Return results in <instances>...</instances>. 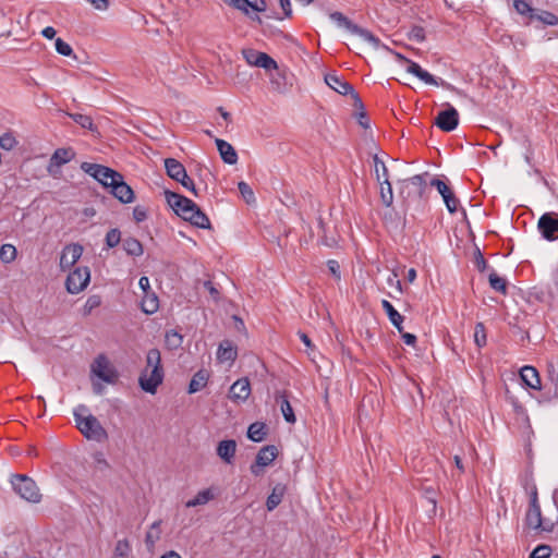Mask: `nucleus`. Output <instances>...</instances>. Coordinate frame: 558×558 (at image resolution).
<instances>
[{"label":"nucleus","instance_id":"nucleus-1","mask_svg":"<svg viewBox=\"0 0 558 558\" xmlns=\"http://www.w3.org/2000/svg\"><path fill=\"white\" fill-rule=\"evenodd\" d=\"M165 195L170 207L182 219L197 228H211L207 215L192 199L170 191H166Z\"/></svg>","mask_w":558,"mask_h":558},{"label":"nucleus","instance_id":"nucleus-2","mask_svg":"<svg viewBox=\"0 0 558 558\" xmlns=\"http://www.w3.org/2000/svg\"><path fill=\"white\" fill-rule=\"evenodd\" d=\"M162 380L163 369L160 351L150 349L146 354V366L138 379L140 386L144 391L155 393Z\"/></svg>","mask_w":558,"mask_h":558},{"label":"nucleus","instance_id":"nucleus-3","mask_svg":"<svg viewBox=\"0 0 558 558\" xmlns=\"http://www.w3.org/2000/svg\"><path fill=\"white\" fill-rule=\"evenodd\" d=\"M76 426L80 432L89 440L102 442L108 438L106 429L94 415L88 413L84 405H80L74 411Z\"/></svg>","mask_w":558,"mask_h":558},{"label":"nucleus","instance_id":"nucleus-4","mask_svg":"<svg viewBox=\"0 0 558 558\" xmlns=\"http://www.w3.org/2000/svg\"><path fill=\"white\" fill-rule=\"evenodd\" d=\"M14 492L29 502H39L40 493L36 483L26 475H13L11 480Z\"/></svg>","mask_w":558,"mask_h":558},{"label":"nucleus","instance_id":"nucleus-5","mask_svg":"<svg viewBox=\"0 0 558 558\" xmlns=\"http://www.w3.org/2000/svg\"><path fill=\"white\" fill-rule=\"evenodd\" d=\"M81 169L85 173L89 174L95 180H97L106 189H109L110 185H112V183L114 182V180L121 179V173L111 168L98 163L85 161L81 165Z\"/></svg>","mask_w":558,"mask_h":558},{"label":"nucleus","instance_id":"nucleus-6","mask_svg":"<svg viewBox=\"0 0 558 558\" xmlns=\"http://www.w3.org/2000/svg\"><path fill=\"white\" fill-rule=\"evenodd\" d=\"M525 523L530 529L551 532L554 522L542 517L541 507L537 501V494L534 493L525 515Z\"/></svg>","mask_w":558,"mask_h":558},{"label":"nucleus","instance_id":"nucleus-7","mask_svg":"<svg viewBox=\"0 0 558 558\" xmlns=\"http://www.w3.org/2000/svg\"><path fill=\"white\" fill-rule=\"evenodd\" d=\"M90 280L88 267H77L68 275L65 287L69 293L76 294L83 291Z\"/></svg>","mask_w":558,"mask_h":558},{"label":"nucleus","instance_id":"nucleus-8","mask_svg":"<svg viewBox=\"0 0 558 558\" xmlns=\"http://www.w3.org/2000/svg\"><path fill=\"white\" fill-rule=\"evenodd\" d=\"M92 372L108 384H113L118 379V373L111 362L105 355L96 357L92 364Z\"/></svg>","mask_w":558,"mask_h":558},{"label":"nucleus","instance_id":"nucleus-9","mask_svg":"<svg viewBox=\"0 0 558 558\" xmlns=\"http://www.w3.org/2000/svg\"><path fill=\"white\" fill-rule=\"evenodd\" d=\"M278 456V449L276 446L268 445L263 447L257 456L255 463L251 465V472L259 476L264 473V468L268 466Z\"/></svg>","mask_w":558,"mask_h":558},{"label":"nucleus","instance_id":"nucleus-10","mask_svg":"<svg viewBox=\"0 0 558 558\" xmlns=\"http://www.w3.org/2000/svg\"><path fill=\"white\" fill-rule=\"evenodd\" d=\"M538 230L542 235L548 241H555L558 239V214L546 213L544 214L537 223Z\"/></svg>","mask_w":558,"mask_h":558},{"label":"nucleus","instance_id":"nucleus-11","mask_svg":"<svg viewBox=\"0 0 558 558\" xmlns=\"http://www.w3.org/2000/svg\"><path fill=\"white\" fill-rule=\"evenodd\" d=\"M435 124L444 132L453 131L459 124V113L456 108L448 105L446 110H442L437 114Z\"/></svg>","mask_w":558,"mask_h":558},{"label":"nucleus","instance_id":"nucleus-12","mask_svg":"<svg viewBox=\"0 0 558 558\" xmlns=\"http://www.w3.org/2000/svg\"><path fill=\"white\" fill-rule=\"evenodd\" d=\"M244 58L251 65L263 68L267 71L277 70V62L267 53L255 50L244 51Z\"/></svg>","mask_w":558,"mask_h":558},{"label":"nucleus","instance_id":"nucleus-13","mask_svg":"<svg viewBox=\"0 0 558 558\" xmlns=\"http://www.w3.org/2000/svg\"><path fill=\"white\" fill-rule=\"evenodd\" d=\"M432 186H435L438 193L442 196V199L446 204L447 209L453 214L458 209L459 199L454 196L452 190L446 184V182L434 179L432 181Z\"/></svg>","mask_w":558,"mask_h":558},{"label":"nucleus","instance_id":"nucleus-14","mask_svg":"<svg viewBox=\"0 0 558 558\" xmlns=\"http://www.w3.org/2000/svg\"><path fill=\"white\" fill-rule=\"evenodd\" d=\"M82 254H83L82 245H80L77 243L66 245L63 248L61 257H60L61 269L62 270L70 269L81 258Z\"/></svg>","mask_w":558,"mask_h":558},{"label":"nucleus","instance_id":"nucleus-15","mask_svg":"<svg viewBox=\"0 0 558 558\" xmlns=\"http://www.w3.org/2000/svg\"><path fill=\"white\" fill-rule=\"evenodd\" d=\"M251 395V384L246 377L240 378L233 383L229 390V399L240 403L247 400Z\"/></svg>","mask_w":558,"mask_h":558},{"label":"nucleus","instance_id":"nucleus-16","mask_svg":"<svg viewBox=\"0 0 558 558\" xmlns=\"http://www.w3.org/2000/svg\"><path fill=\"white\" fill-rule=\"evenodd\" d=\"M109 189L110 193L123 204L131 203L134 199V192L131 186L125 183L122 174L121 179L114 180Z\"/></svg>","mask_w":558,"mask_h":558},{"label":"nucleus","instance_id":"nucleus-17","mask_svg":"<svg viewBox=\"0 0 558 558\" xmlns=\"http://www.w3.org/2000/svg\"><path fill=\"white\" fill-rule=\"evenodd\" d=\"M397 58L400 61L407 63V65H408L407 71L409 73L415 75L416 77H418L421 81H423L426 84L438 85L435 77L427 71L423 70L417 63L407 59L405 57L401 56L400 53H397Z\"/></svg>","mask_w":558,"mask_h":558},{"label":"nucleus","instance_id":"nucleus-18","mask_svg":"<svg viewBox=\"0 0 558 558\" xmlns=\"http://www.w3.org/2000/svg\"><path fill=\"white\" fill-rule=\"evenodd\" d=\"M326 84L341 95L353 94V87L336 74H327L325 76Z\"/></svg>","mask_w":558,"mask_h":558},{"label":"nucleus","instance_id":"nucleus-19","mask_svg":"<svg viewBox=\"0 0 558 558\" xmlns=\"http://www.w3.org/2000/svg\"><path fill=\"white\" fill-rule=\"evenodd\" d=\"M522 381L532 389H541L538 372L533 366H523L520 372Z\"/></svg>","mask_w":558,"mask_h":558},{"label":"nucleus","instance_id":"nucleus-20","mask_svg":"<svg viewBox=\"0 0 558 558\" xmlns=\"http://www.w3.org/2000/svg\"><path fill=\"white\" fill-rule=\"evenodd\" d=\"M165 168L167 174L175 181L186 178V170L184 166L174 158H167L165 160Z\"/></svg>","mask_w":558,"mask_h":558},{"label":"nucleus","instance_id":"nucleus-21","mask_svg":"<svg viewBox=\"0 0 558 558\" xmlns=\"http://www.w3.org/2000/svg\"><path fill=\"white\" fill-rule=\"evenodd\" d=\"M236 451V442L232 439L222 440L218 444L217 454L226 462L231 463Z\"/></svg>","mask_w":558,"mask_h":558},{"label":"nucleus","instance_id":"nucleus-22","mask_svg":"<svg viewBox=\"0 0 558 558\" xmlns=\"http://www.w3.org/2000/svg\"><path fill=\"white\" fill-rule=\"evenodd\" d=\"M218 151L222 160L229 165H234L238 161V154L231 144L223 140L216 141Z\"/></svg>","mask_w":558,"mask_h":558},{"label":"nucleus","instance_id":"nucleus-23","mask_svg":"<svg viewBox=\"0 0 558 558\" xmlns=\"http://www.w3.org/2000/svg\"><path fill=\"white\" fill-rule=\"evenodd\" d=\"M381 306L386 312L390 323L399 330V332H402L403 316L387 300L381 301Z\"/></svg>","mask_w":558,"mask_h":558},{"label":"nucleus","instance_id":"nucleus-24","mask_svg":"<svg viewBox=\"0 0 558 558\" xmlns=\"http://www.w3.org/2000/svg\"><path fill=\"white\" fill-rule=\"evenodd\" d=\"M236 357V350L232 347V343L225 340L220 343L217 351V359L220 362H233Z\"/></svg>","mask_w":558,"mask_h":558},{"label":"nucleus","instance_id":"nucleus-25","mask_svg":"<svg viewBox=\"0 0 558 558\" xmlns=\"http://www.w3.org/2000/svg\"><path fill=\"white\" fill-rule=\"evenodd\" d=\"M208 377V372L205 369H199L198 372H196L190 381L189 392L195 393L202 390L206 386Z\"/></svg>","mask_w":558,"mask_h":558},{"label":"nucleus","instance_id":"nucleus-26","mask_svg":"<svg viewBox=\"0 0 558 558\" xmlns=\"http://www.w3.org/2000/svg\"><path fill=\"white\" fill-rule=\"evenodd\" d=\"M216 494H215V490L214 488H207V489H204V490H201L196 496L195 498L189 500L185 506L187 508H193V507H197V506H203V505H206L207 502H209L210 500H213L215 498Z\"/></svg>","mask_w":558,"mask_h":558},{"label":"nucleus","instance_id":"nucleus-27","mask_svg":"<svg viewBox=\"0 0 558 558\" xmlns=\"http://www.w3.org/2000/svg\"><path fill=\"white\" fill-rule=\"evenodd\" d=\"M276 400L277 401L280 400V409H281V412H282V415H283L284 420L288 423H291V424L295 423L296 418H295L293 409H292L289 400L287 399L286 395L281 393V392H278L276 395Z\"/></svg>","mask_w":558,"mask_h":558},{"label":"nucleus","instance_id":"nucleus-28","mask_svg":"<svg viewBox=\"0 0 558 558\" xmlns=\"http://www.w3.org/2000/svg\"><path fill=\"white\" fill-rule=\"evenodd\" d=\"M73 157L74 151L71 148H58L51 157V163L60 167L71 161Z\"/></svg>","mask_w":558,"mask_h":558},{"label":"nucleus","instance_id":"nucleus-29","mask_svg":"<svg viewBox=\"0 0 558 558\" xmlns=\"http://www.w3.org/2000/svg\"><path fill=\"white\" fill-rule=\"evenodd\" d=\"M159 307L158 298L154 292L144 293L142 300V310L146 314H154Z\"/></svg>","mask_w":558,"mask_h":558},{"label":"nucleus","instance_id":"nucleus-30","mask_svg":"<svg viewBox=\"0 0 558 558\" xmlns=\"http://www.w3.org/2000/svg\"><path fill=\"white\" fill-rule=\"evenodd\" d=\"M123 250L130 256H141L144 252L142 243L135 238H126L122 242Z\"/></svg>","mask_w":558,"mask_h":558},{"label":"nucleus","instance_id":"nucleus-31","mask_svg":"<svg viewBox=\"0 0 558 558\" xmlns=\"http://www.w3.org/2000/svg\"><path fill=\"white\" fill-rule=\"evenodd\" d=\"M284 494V487L276 485L271 494L268 496L266 507L268 511H272L281 501Z\"/></svg>","mask_w":558,"mask_h":558},{"label":"nucleus","instance_id":"nucleus-32","mask_svg":"<svg viewBox=\"0 0 558 558\" xmlns=\"http://www.w3.org/2000/svg\"><path fill=\"white\" fill-rule=\"evenodd\" d=\"M160 524L161 521H155L146 533L145 543L148 547H154L155 544L160 539Z\"/></svg>","mask_w":558,"mask_h":558},{"label":"nucleus","instance_id":"nucleus-33","mask_svg":"<svg viewBox=\"0 0 558 558\" xmlns=\"http://www.w3.org/2000/svg\"><path fill=\"white\" fill-rule=\"evenodd\" d=\"M266 425L264 423L255 422L250 425L247 436L253 441H262L266 436Z\"/></svg>","mask_w":558,"mask_h":558},{"label":"nucleus","instance_id":"nucleus-34","mask_svg":"<svg viewBox=\"0 0 558 558\" xmlns=\"http://www.w3.org/2000/svg\"><path fill=\"white\" fill-rule=\"evenodd\" d=\"M373 160L377 181L379 183L389 181L388 169L385 162L377 155L373 157Z\"/></svg>","mask_w":558,"mask_h":558},{"label":"nucleus","instance_id":"nucleus-35","mask_svg":"<svg viewBox=\"0 0 558 558\" xmlns=\"http://www.w3.org/2000/svg\"><path fill=\"white\" fill-rule=\"evenodd\" d=\"M488 281L492 287L497 292L502 294L507 293L508 282L505 278L498 276L496 272H490L488 276Z\"/></svg>","mask_w":558,"mask_h":558},{"label":"nucleus","instance_id":"nucleus-36","mask_svg":"<svg viewBox=\"0 0 558 558\" xmlns=\"http://www.w3.org/2000/svg\"><path fill=\"white\" fill-rule=\"evenodd\" d=\"M16 254H17L16 248L12 244H3L0 247V259L3 263L9 264V263L13 262L16 258Z\"/></svg>","mask_w":558,"mask_h":558},{"label":"nucleus","instance_id":"nucleus-37","mask_svg":"<svg viewBox=\"0 0 558 558\" xmlns=\"http://www.w3.org/2000/svg\"><path fill=\"white\" fill-rule=\"evenodd\" d=\"M166 344L169 349L175 350L181 347L183 342V337L175 330H170L166 332Z\"/></svg>","mask_w":558,"mask_h":558},{"label":"nucleus","instance_id":"nucleus-38","mask_svg":"<svg viewBox=\"0 0 558 558\" xmlns=\"http://www.w3.org/2000/svg\"><path fill=\"white\" fill-rule=\"evenodd\" d=\"M330 19L339 26L352 32L355 24H353L344 14L341 12L330 13Z\"/></svg>","mask_w":558,"mask_h":558},{"label":"nucleus","instance_id":"nucleus-39","mask_svg":"<svg viewBox=\"0 0 558 558\" xmlns=\"http://www.w3.org/2000/svg\"><path fill=\"white\" fill-rule=\"evenodd\" d=\"M352 34L354 35H357L360 36L361 38H363L364 40L368 41L369 44H372L374 47H377L379 45V39L377 37H375L371 32H368L367 29H364L357 25H355L351 32Z\"/></svg>","mask_w":558,"mask_h":558},{"label":"nucleus","instance_id":"nucleus-40","mask_svg":"<svg viewBox=\"0 0 558 558\" xmlns=\"http://www.w3.org/2000/svg\"><path fill=\"white\" fill-rule=\"evenodd\" d=\"M131 551V546L126 539L117 542L113 553V558H128Z\"/></svg>","mask_w":558,"mask_h":558},{"label":"nucleus","instance_id":"nucleus-41","mask_svg":"<svg viewBox=\"0 0 558 558\" xmlns=\"http://www.w3.org/2000/svg\"><path fill=\"white\" fill-rule=\"evenodd\" d=\"M17 143L12 132H5L0 136V147L4 150H12Z\"/></svg>","mask_w":558,"mask_h":558},{"label":"nucleus","instance_id":"nucleus-42","mask_svg":"<svg viewBox=\"0 0 558 558\" xmlns=\"http://www.w3.org/2000/svg\"><path fill=\"white\" fill-rule=\"evenodd\" d=\"M486 329L483 323H477L474 328V341L478 348L486 344Z\"/></svg>","mask_w":558,"mask_h":558},{"label":"nucleus","instance_id":"nucleus-43","mask_svg":"<svg viewBox=\"0 0 558 558\" xmlns=\"http://www.w3.org/2000/svg\"><path fill=\"white\" fill-rule=\"evenodd\" d=\"M380 185H381V189H380L381 201L385 205L389 206V205H391L392 199H393L391 184L389 181H387V182H381Z\"/></svg>","mask_w":558,"mask_h":558},{"label":"nucleus","instance_id":"nucleus-44","mask_svg":"<svg viewBox=\"0 0 558 558\" xmlns=\"http://www.w3.org/2000/svg\"><path fill=\"white\" fill-rule=\"evenodd\" d=\"M106 244L108 247H116L121 241V232L119 229L114 228L107 232L106 234Z\"/></svg>","mask_w":558,"mask_h":558},{"label":"nucleus","instance_id":"nucleus-45","mask_svg":"<svg viewBox=\"0 0 558 558\" xmlns=\"http://www.w3.org/2000/svg\"><path fill=\"white\" fill-rule=\"evenodd\" d=\"M531 19H537L542 23L550 26H555L558 24V17L555 14L547 11H544L538 15L531 14Z\"/></svg>","mask_w":558,"mask_h":558},{"label":"nucleus","instance_id":"nucleus-46","mask_svg":"<svg viewBox=\"0 0 558 558\" xmlns=\"http://www.w3.org/2000/svg\"><path fill=\"white\" fill-rule=\"evenodd\" d=\"M238 189L247 204L255 201L254 192L246 182L241 181L238 184Z\"/></svg>","mask_w":558,"mask_h":558},{"label":"nucleus","instance_id":"nucleus-47","mask_svg":"<svg viewBox=\"0 0 558 558\" xmlns=\"http://www.w3.org/2000/svg\"><path fill=\"white\" fill-rule=\"evenodd\" d=\"M71 117L82 128L89 130L93 129V120L90 117L81 113L71 114Z\"/></svg>","mask_w":558,"mask_h":558},{"label":"nucleus","instance_id":"nucleus-48","mask_svg":"<svg viewBox=\"0 0 558 558\" xmlns=\"http://www.w3.org/2000/svg\"><path fill=\"white\" fill-rule=\"evenodd\" d=\"M407 187L413 186L415 192L421 195L424 184H423V178L421 175H414L405 181Z\"/></svg>","mask_w":558,"mask_h":558},{"label":"nucleus","instance_id":"nucleus-49","mask_svg":"<svg viewBox=\"0 0 558 558\" xmlns=\"http://www.w3.org/2000/svg\"><path fill=\"white\" fill-rule=\"evenodd\" d=\"M514 9L518 13L525 15V14H532L533 9L525 0H514Z\"/></svg>","mask_w":558,"mask_h":558},{"label":"nucleus","instance_id":"nucleus-50","mask_svg":"<svg viewBox=\"0 0 558 558\" xmlns=\"http://www.w3.org/2000/svg\"><path fill=\"white\" fill-rule=\"evenodd\" d=\"M56 50L60 54L66 56V57L71 56L73 52L71 46L68 43H65L64 40H62L61 38H58L56 40Z\"/></svg>","mask_w":558,"mask_h":558},{"label":"nucleus","instance_id":"nucleus-51","mask_svg":"<svg viewBox=\"0 0 558 558\" xmlns=\"http://www.w3.org/2000/svg\"><path fill=\"white\" fill-rule=\"evenodd\" d=\"M133 219L140 223L147 219V209L143 206H136L133 209Z\"/></svg>","mask_w":558,"mask_h":558},{"label":"nucleus","instance_id":"nucleus-52","mask_svg":"<svg viewBox=\"0 0 558 558\" xmlns=\"http://www.w3.org/2000/svg\"><path fill=\"white\" fill-rule=\"evenodd\" d=\"M550 548L542 545L536 547L531 554L530 558H547L549 556Z\"/></svg>","mask_w":558,"mask_h":558},{"label":"nucleus","instance_id":"nucleus-53","mask_svg":"<svg viewBox=\"0 0 558 558\" xmlns=\"http://www.w3.org/2000/svg\"><path fill=\"white\" fill-rule=\"evenodd\" d=\"M178 182H180L183 187L191 191L195 196H198V193L195 189V184H194L193 180L187 174H186V178H183V179L179 180Z\"/></svg>","mask_w":558,"mask_h":558},{"label":"nucleus","instance_id":"nucleus-54","mask_svg":"<svg viewBox=\"0 0 558 558\" xmlns=\"http://www.w3.org/2000/svg\"><path fill=\"white\" fill-rule=\"evenodd\" d=\"M410 37L418 43L425 39V32L422 27H414L410 33Z\"/></svg>","mask_w":558,"mask_h":558},{"label":"nucleus","instance_id":"nucleus-55","mask_svg":"<svg viewBox=\"0 0 558 558\" xmlns=\"http://www.w3.org/2000/svg\"><path fill=\"white\" fill-rule=\"evenodd\" d=\"M328 265V268L330 270V272L333 275V277L337 279V280H340V266L338 264V262L336 260H328L327 263Z\"/></svg>","mask_w":558,"mask_h":558},{"label":"nucleus","instance_id":"nucleus-56","mask_svg":"<svg viewBox=\"0 0 558 558\" xmlns=\"http://www.w3.org/2000/svg\"><path fill=\"white\" fill-rule=\"evenodd\" d=\"M89 2L96 10L104 11L108 8V0H86Z\"/></svg>","mask_w":558,"mask_h":558},{"label":"nucleus","instance_id":"nucleus-57","mask_svg":"<svg viewBox=\"0 0 558 558\" xmlns=\"http://www.w3.org/2000/svg\"><path fill=\"white\" fill-rule=\"evenodd\" d=\"M222 1L229 5H232L236 9L247 12L246 8H244V3H248V0H222Z\"/></svg>","mask_w":558,"mask_h":558},{"label":"nucleus","instance_id":"nucleus-58","mask_svg":"<svg viewBox=\"0 0 558 558\" xmlns=\"http://www.w3.org/2000/svg\"><path fill=\"white\" fill-rule=\"evenodd\" d=\"M138 284L144 293L150 292L149 279L147 277H141Z\"/></svg>","mask_w":558,"mask_h":558},{"label":"nucleus","instance_id":"nucleus-59","mask_svg":"<svg viewBox=\"0 0 558 558\" xmlns=\"http://www.w3.org/2000/svg\"><path fill=\"white\" fill-rule=\"evenodd\" d=\"M402 339L405 344L414 345L416 342V337L413 333L402 332Z\"/></svg>","mask_w":558,"mask_h":558},{"label":"nucleus","instance_id":"nucleus-60","mask_svg":"<svg viewBox=\"0 0 558 558\" xmlns=\"http://www.w3.org/2000/svg\"><path fill=\"white\" fill-rule=\"evenodd\" d=\"M279 2H280L281 9L283 10L284 15L290 16L291 12H292L290 0H279Z\"/></svg>","mask_w":558,"mask_h":558},{"label":"nucleus","instance_id":"nucleus-61","mask_svg":"<svg viewBox=\"0 0 558 558\" xmlns=\"http://www.w3.org/2000/svg\"><path fill=\"white\" fill-rule=\"evenodd\" d=\"M388 283L389 284H396L397 289L402 292V284H401V281L398 279V275L396 272H393L389 278H388Z\"/></svg>","mask_w":558,"mask_h":558},{"label":"nucleus","instance_id":"nucleus-62","mask_svg":"<svg viewBox=\"0 0 558 558\" xmlns=\"http://www.w3.org/2000/svg\"><path fill=\"white\" fill-rule=\"evenodd\" d=\"M246 5H250L253 10L258 11V12H260V11H264V10H265V2H264V0H260V3H258V2L251 3V2L248 1V3H244V8H245Z\"/></svg>","mask_w":558,"mask_h":558},{"label":"nucleus","instance_id":"nucleus-63","mask_svg":"<svg viewBox=\"0 0 558 558\" xmlns=\"http://www.w3.org/2000/svg\"><path fill=\"white\" fill-rule=\"evenodd\" d=\"M41 34L44 37L52 39L56 36V29L51 26H47L43 29Z\"/></svg>","mask_w":558,"mask_h":558},{"label":"nucleus","instance_id":"nucleus-64","mask_svg":"<svg viewBox=\"0 0 558 558\" xmlns=\"http://www.w3.org/2000/svg\"><path fill=\"white\" fill-rule=\"evenodd\" d=\"M405 279L412 283L416 279V270L414 268H410L407 272Z\"/></svg>","mask_w":558,"mask_h":558}]
</instances>
